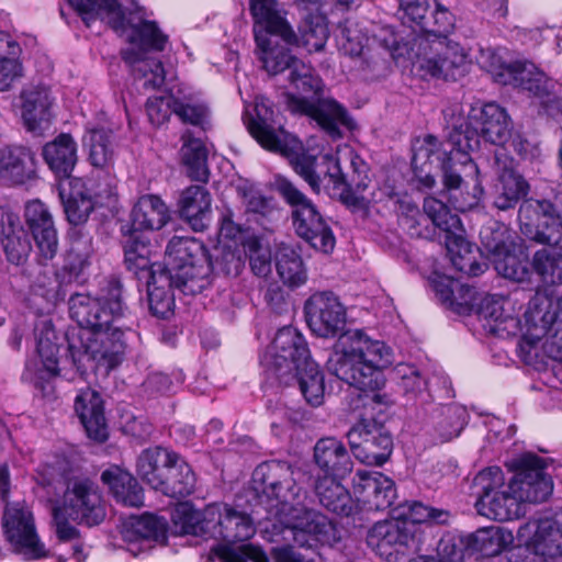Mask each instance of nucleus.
I'll return each mask as SVG.
<instances>
[{"mask_svg":"<svg viewBox=\"0 0 562 562\" xmlns=\"http://www.w3.org/2000/svg\"><path fill=\"white\" fill-rule=\"evenodd\" d=\"M514 473L506 491H498L484 501H475L477 513L493 520L508 521L520 517L525 503L546 502L553 491L543 458L522 453L507 464Z\"/></svg>","mask_w":562,"mask_h":562,"instance_id":"3","label":"nucleus"},{"mask_svg":"<svg viewBox=\"0 0 562 562\" xmlns=\"http://www.w3.org/2000/svg\"><path fill=\"white\" fill-rule=\"evenodd\" d=\"M294 36L295 41L284 43L290 46H302L310 53L322 50L329 36L326 18L321 14H306L299 25V32H294Z\"/></svg>","mask_w":562,"mask_h":562,"instance_id":"54","label":"nucleus"},{"mask_svg":"<svg viewBox=\"0 0 562 562\" xmlns=\"http://www.w3.org/2000/svg\"><path fill=\"white\" fill-rule=\"evenodd\" d=\"M249 13L255 35L277 36L283 42L295 41L294 30L286 19L288 12L279 0H249Z\"/></svg>","mask_w":562,"mask_h":562,"instance_id":"30","label":"nucleus"},{"mask_svg":"<svg viewBox=\"0 0 562 562\" xmlns=\"http://www.w3.org/2000/svg\"><path fill=\"white\" fill-rule=\"evenodd\" d=\"M493 265L499 276L518 283L530 281L533 273L528 254L522 249L516 251L508 247L502 255L494 258Z\"/></svg>","mask_w":562,"mask_h":562,"instance_id":"56","label":"nucleus"},{"mask_svg":"<svg viewBox=\"0 0 562 562\" xmlns=\"http://www.w3.org/2000/svg\"><path fill=\"white\" fill-rule=\"evenodd\" d=\"M64 508L68 518L80 525L93 527L105 518V506L99 485L85 475L66 479Z\"/></svg>","mask_w":562,"mask_h":562,"instance_id":"16","label":"nucleus"},{"mask_svg":"<svg viewBox=\"0 0 562 562\" xmlns=\"http://www.w3.org/2000/svg\"><path fill=\"white\" fill-rule=\"evenodd\" d=\"M291 221L295 234L312 248L326 255L334 251L336 246L334 232L313 201L300 209H294L291 212Z\"/></svg>","mask_w":562,"mask_h":562,"instance_id":"27","label":"nucleus"},{"mask_svg":"<svg viewBox=\"0 0 562 562\" xmlns=\"http://www.w3.org/2000/svg\"><path fill=\"white\" fill-rule=\"evenodd\" d=\"M255 41L260 49L259 59L262 68L269 76H277L285 70L292 72L294 68L301 66L302 60L292 53L290 47L279 44L272 46L268 36L258 33Z\"/></svg>","mask_w":562,"mask_h":562,"instance_id":"48","label":"nucleus"},{"mask_svg":"<svg viewBox=\"0 0 562 562\" xmlns=\"http://www.w3.org/2000/svg\"><path fill=\"white\" fill-rule=\"evenodd\" d=\"M274 261L277 272L284 284L296 288L306 281L302 257L292 247H279L276 251Z\"/></svg>","mask_w":562,"mask_h":562,"instance_id":"57","label":"nucleus"},{"mask_svg":"<svg viewBox=\"0 0 562 562\" xmlns=\"http://www.w3.org/2000/svg\"><path fill=\"white\" fill-rule=\"evenodd\" d=\"M77 148V143L69 133H60L43 146V159L59 181V187L65 184L68 188V181L76 178L71 173L78 161Z\"/></svg>","mask_w":562,"mask_h":562,"instance_id":"34","label":"nucleus"},{"mask_svg":"<svg viewBox=\"0 0 562 562\" xmlns=\"http://www.w3.org/2000/svg\"><path fill=\"white\" fill-rule=\"evenodd\" d=\"M522 60L506 61L498 49L487 50L485 69L494 81L507 86L515 81V76L522 70Z\"/></svg>","mask_w":562,"mask_h":562,"instance_id":"62","label":"nucleus"},{"mask_svg":"<svg viewBox=\"0 0 562 562\" xmlns=\"http://www.w3.org/2000/svg\"><path fill=\"white\" fill-rule=\"evenodd\" d=\"M262 363L266 371L280 383H286V376L293 375L304 400L312 407H318L324 403V373L312 359L307 341L297 328H279L263 356Z\"/></svg>","mask_w":562,"mask_h":562,"instance_id":"4","label":"nucleus"},{"mask_svg":"<svg viewBox=\"0 0 562 562\" xmlns=\"http://www.w3.org/2000/svg\"><path fill=\"white\" fill-rule=\"evenodd\" d=\"M88 187L82 178L60 186V199L66 218L70 224H85L95 206H114L117 202V179L108 170H100Z\"/></svg>","mask_w":562,"mask_h":562,"instance_id":"11","label":"nucleus"},{"mask_svg":"<svg viewBox=\"0 0 562 562\" xmlns=\"http://www.w3.org/2000/svg\"><path fill=\"white\" fill-rule=\"evenodd\" d=\"M313 459L324 476L345 479L353 469L346 445L335 437H324L314 446Z\"/></svg>","mask_w":562,"mask_h":562,"instance_id":"37","label":"nucleus"},{"mask_svg":"<svg viewBox=\"0 0 562 562\" xmlns=\"http://www.w3.org/2000/svg\"><path fill=\"white\" fill-rule=\"evenodd\" d=\"M0 245L7 260L14 266L24 265L32 250L19 215L7 206H0Z\"/></svg>","mask_w":562,"mask_h":562,"instance_id":"33","label":"nucleus"},{"mask_svg":"<svg viewBox=\"0 0 562 562\" xmlns=\"http://www.w3.org/2000/svg\"><path fill=\"white\" fill-rule=\"evenodd\" d=\"M126 349L125 331L119 323L86 337L80 336L79 347L68 344L72 367L81 378H86L89 372L110 373L124 361Z\"/></svg>","mask_w":562,"mask_h":562,"instance_id":"8","label":"nucleus"},{"mask_svg":"<svg viewBox=\"0 0 562 562\" xmlns=\"http://www.w3.org/2000/svg\"><path fill=\"white\" fill-rule=\"evenodd\" d=\"M74 409L91 441L104 443L109 439L104 400L98 391L89 386L80 389L74 400Z\"/></svg>","mask_w":562,"mask_h":562,"instance_id":"29","label":"nucleus"},{"mask_svg":"<svg viewBox=\"0 0 562 562\" xmlns=\"http://www.w3.org/2000/svg\"><path fill=\"white\" fill-rule=\"evenodd\" d=\"M195 481L191 465L179 454L176 464L161 479V483L154 486V490L168 497L181 499L193 493Z\"/></svg>","mask_w":562,"mask_h":562,"instance_id":"51","label":"nucleus"},{"mask_svg":"<svg viewBox=\"0 0 562 562\" xmlns=\"http://www.w3.org/2000/svg\"><path fill=\"white\" fill-rule=\"evenodd\" d=\"M21 53L20 44L12 35L0 31V91L10 90L13 82L22 77Z\"/></svg>","mask_w":562,"mask_h":562,"instance_id":"53","label":"nucleus"},{"mask_svg":"<svg viewBox=\"0 0 562 562\" xmlns=\"http://www.w3.org/2000/svg\"><path fill=\"white\" fill-rule=\"evenodd\" d=\"M341 480L318 476L314 483V492L325 509L341 517H350L356 514L355 498Z\"/></svg>","mask_w":562,"mask_h":562,"instance_id":"40","label":"nucleus"},{"mask_svg":"<svg viewBox=\"0 0 562 562\" xmlns=\"http://www.w3.org/2000/svg\"><path fill=\"white\" fill-rule=\"evenodd\" d=\"M451 32L415 35L411 40L394 30L393 25H383L374 35L375 41L389 52L394 61L401 58L419 64V68L436 78H456L467 63V54L458 43L449 41Z\"/></svg>","mask_w":562,"mask_h":562,"instance_id":"5","label":"nucleus"},{"mask_svg":"<svg viewBox=\"0 0 562 562\" xmlns=\"http://www.w3.org/2000/svg\"><path fill=\"white\" fill-rule=\"evenodd\" d=\"M430 201L446 204L437 198L428 196L424 200V212H422L418 205L414 202H401V214L398 217L400 226L412 238L430 239L435 233V227L438 228V221H435V216H432L427 206Z\"/></svg>","mask_w":562,"mask_h":562,"instance_id":"44","label":"nucleus"},{"mask_svg":"<svg viewBox=\"0 0 562 562\" xmlns=\"http://www.w3.org/2000/svg\"><path fill=\"white\" fill-rule=\"evenodd\" d=\"M531 267L540 280L550 285L562 284V249L542 248L533 254Z\"/></svg>","mask_w":562,"mask_h":562,"instance_id":"59","label":"nucleus"},{"mask_svg":"<svg viewBox=\"0 0 562 562\" xmlns=\"http://www.w3.org/2000/svg\"><path fill=\"white\" fill-rule=\"evenodd\" d=\"M505 485V476L497 465L487 467L481 470L473 479L472 493L476 501H484Z\"/></svg>","mask_w":562,"mask_h":562,"instance_id":"64","label":"nucleus"},{"mask_svg":"<svg viewBox=\"0 0 562 562\" xmlns=\"http://www.w3.org/2000/svg\"><path fill=\"white\" fill-rule=\"evenodd\" d=\"M428 210L435 216L438 228L443 233L445 245L452 266L469 277L484 273L486 265L479 261V248L464 237V228L458 214L451 212L447 204L430 201Z\"/></svg>","mask_w":562,"mask_h":562,"instance_id":"12","label":"nucleus"},{"mask_svg":"<svg viewBox=\"0 0 562 562\" xmlns=\"http://www.w3.org/2000/svg\"><path fill=\"white\" fill-rule=\"evenodd\" d=\"M2 528L12 551L22 555L25 561H36L49 555L36 531L31 512L21 507L7 509L2 518Z\"/></svg>","mask_w":562,"mask_h":562,"instance_id":"22","label":"nucleus"},{"mask_svg":"<svg viewBox=\"0 0 562 562\" xmlns=\"http://www.w3.org/2000/svg\"><path fill=\"white\" fill-rule=\"evenodd\" d=\"M512 132V120L507 111L496 102L471 106L468 119L449 133L452 144L462 151L461 159L480 149L481 140L494 147H505Z\"/></svg>","mask_w":562,"mask_h":562,"instance_id":"7","label":"nucleus"},{"mask_svg":"<svg viewBox=\"0 0 562 562\" xmlns=\"http://www.w3.org/2000/svg\"><path fill=\"white\" fill-rule=\"evenodd\" d=\"M430 285L441 304L458 314H469L473 304L465 299L471 296L472 289L460 284L457 279L443 273L434 272Z\"/></svg>","mask_w":562,"mask_h":562,"instance_id":"46","label":"nucleus"},{"mask_svg":"<svg viewBox=\"0 0 562 562\" xmlns=\"http://www.w3.org/2000/svg\"><path fill=\"white\" fill-rule=\"evenodd\" d=\"M461 154L450 136L446 142H440L429 134L423 140H417L413 145L411 162L417 188L432 189L436 178L440 176L446 190L460 189L463 182L460 169L473 162L471 154L467 160L461 159Z\"/></svg>","mask_w":562,"mask_h":562,"instance_id":"6","label":"nucleus"},{"mask_svg":"<svg viewBox=\"0 0 562 562\" xmlns=\"http://www.w3.org/2000/svg\"><path fill=\"white\" fill-rule=\"evenodd\" d=\"M289 144L292 146L293 154L284 157L290 159L293 170L308 183L312 191L319 193L323 180L328 179L325 177L326 167L323 165V156L318 160L314 155L300 151L301 143L294 136L289 138Z\"/></svg>","mask_w":562,"mask_h":562,"instance_id":"50","label":"nucleus"},{"mask_svg":"<svg viewBox=\"0 0 562 562\" xmlns=\"http://www.w3.org/2000/svg\"><path fill=\"white\" fill-rule=\"evenodd\" d=\"M288 105L293 113L311 117L334 139L342 136L339 124L350 131L356 128V123L347 109L334 99L313 102L306 98H297L294 93H289Z\"/></svg>","mask_w":562,"mask_h":562,"instance_id":"23","label":"nucleus"},{"mask_svg":"<svg viewBox=\"0 0 562 562\" xmlns=\"http://www.w3.org/2000/svg\"><path fill=\"white\" fill-rule=\"evenodd\" d=\"M24 220L37 249L36 260L40 265L46 266L59 250L53 216L42 201L32 200L25 204Z\"/></svg>","mask_w":562,"mask_h":562,"instance_id":"25","label":"nucleus"},{"mask_svg":"<svg viewBox=\"0 0 562 562\" xmlns=\"http://www.w3.org/2000/svg\"><path fill=\"white\" fill-rule=\"evenodd\" d=\"M36 178L34 153L25 146L0 148V180L8 186H22Z\"/></svg>","mask_w":562,"mask_h":562,"instance_id":"36","label":"nucleus"},{"mask_svg":"<svg viewBox=\"0 0 562 562\" xmlns=\"http://www.w3.org/2000/svg\"><path fill=\"white\" fill-rule=\"evenodd\" d=\"M521 72L515 76V81L509 85L528 92L529 97L538 102L548 95L553 89L551 79L532 63L522 61Z\"/></svg>","mask_w":562,"mask_h":562,"instance_id":"60","label":"nucleus"},{"mask_svg":"<svg viewBox=\"0 0 562 562\" xmlns=\"http://www.w3.org/2000/svg\"><path fill=\"white\" fill-rule=\"evenodd\" d=\"M250 136L270 153L290 156L293 154L289 144L290 135L283 126V117L279 109L269 99H262L255 105V116L246 122Z\"/></svg>","mask_w":562,"mask_h":562,"instance_id":"20","label":"nucleus"},{"mask_svg":"<svg viewBox=\"0 0 562 562\" xmlns=\"http://www.w3.org/2000/svg\"><path fill=\"white\" fill-rule=\"evenodd\" d=\"M392 362L393 351L385 342L373 340L363 330L355 329L340 335L326 366L339 380L363 392L371 403L389 406V396L379 391L385 384L383 370Z\"/></svg>","mask_w":562,"mask_h":562,"instance_id":"1","label":"nucleus"},{"mask_svg":"<svg viewBox=\"0 0 562 562\" xmlns=\"http://www.w3.org/2000/svg\"><path fill=\"white\" fill-rule=\"evenodd\" d=\"M88 146V159L95 169H113L114 148L111 139V131L103 127L91 130Z\"/></svg>","mask_w":562,"mask_h":562,"instance_id":"61","label":"nucleus"},{"mask_svg":"<svg viewBox=\"0 0 562 562\" xmlns=\"http://www.w3.org/2000/svg\"><path fill=\"white\" fill-rule=\"evenodd\" d=\"M123 245L124 263L132 272L139 285H146L156 280L162 272L169 271V254L166 250V262H151L148 252L149 240L145 237H125Z\"/></svg>","mask_w":562,"mask_h":562,"instance_id":"32","label":"nucleus"},{"mask_svg":"<svg viewBox=\"0 0 562 562\" xmlns=\"http://www.w3.org/2000/svg\"><path fill=\"white\" fill-rule=\"evenodd\" d=\"M130 29L127 43L136 48L149 53H161L169 43V36L155 20L140 19L134 23L126 20V30Z\"/></svg>","mask_w":562,"mask_h":562,"instance_id":"49","label":"nucleus"},{"mask_svg":"<svg viewBox=\"0 0 562 562\" xmlns=\"http://www.w3.org/2000/svg\"><path fill=\"white\" fill-rule=\"evenodd\" d=\"M221 540L227 543L243 542L255 535L250 515L224 504Z\"/></svg>","mask_w":562,"mask_h":562,"instance_id":"58","label":"nucleus"},{"mask_svg":"<svg viewBox=\"0 0 562 562\" xmlns=\"http://www.w3.org/2000/svg\"><path fill=\"white\" fill-rule=\"evenodd\" d=\"M250 491L257 504L267 508L295 506L308 498L306 490L297 485L288 461L267 460L251 474Z\"/></svg>","mask_w":562,"mask_h":562,"instance_id":"10","label":"nucleus"},{"mask_svg":"<svg viewBox=\"0 0 562 562\" xmlns=\"http://www.w3.org/2000/svg\"><path fill=\"white\" fill-rule=\"evenodd\" d=\"M123 284L117 278H111L102 295L75 293L69 299V316L82 329L86 337L97 330L119 323L125 316L127 306L123 297Z\"/></svg>","mask_w":562,"mask_h":562,"instance_id":"9","label":"nucleus"},{"mask_svg":"<svg viewBox=\"0 0 562 562\" xmlns=\"http://www.w3.org/2000/svg\"><path fill=\"white\" fill-rule=\"evenodd\" d=\"M323 165L326 167L325 177H328V183L334 190L340 189L338 200L351 212H357L367 207L364 192L370 183L369 167L358 156H352L350 175L344 173L339 159L331 155H323Z\"/></svg>","mask_w":562,"mask_h":562,"instance_id":"18","label":"nucleus"},{"mask_svg":"<svg viewBox=\"0 0 562 562\" xmlns=\"http://www.w3.org/2000/svg\"><path fill=\"white\" fill-rule=\"evenodd\" d=\"M22 119L27 131L45 128L52 119V101L47 91L34 89L22 93Z\"/></svg>","mask_w":562,"mask_h":562,"instance_id":"52","label":"nucleus"},{"mask_svg":"<svg viewBox=\"0 0 562 562\" xmlns=\"http://www.w3.org/2000/svg\"><path fill=\"white\" fill-rule=\"evenodd\" d=\"M168 531L169 525L166 518L149 512L131 515L123 521L121 528L122 538L126 542L147 540L166 544L168 542Z\"/></svg>","mask_w":562,"mask_h":562,"instance_id":"39","label":"nucleus"},{"mask_svg":"<svg viewBox=\"0 0 562 562\" xmlns=\"http://www.w3.org/2000/svg\"><path fill=\"white\" fill-rule=\"evenodd\" d=\"M212 195L209 190L199 184H192L181 191L177 202L179 218L186 222L192 231L207 229L212 217Z\"/></svg>","mask_w":562,"mask_h":562,"instance_id":"35","label":"nucleus"},{"mask_svg":"<svg viewBox=\"0 0 562 562\" xmlns=\"http://www.w3.org/2000/svg\"><path fill=\"white\" fill-rule=\"evenodd\" d=\"M558 529L551 518L529 519L517 530L518 546L536 555L551 554L552 543Z\"/></svg>","mask_w":562,"mask_h":562,"instance_id":"43","label":"nucleus"},{"mask_svg":"<svg viewBox=\"0 0 562 562\" xmlns=\"http://www.w3.org/2000/svg\"><path fill=\"white\" fill-rule=\"evenodd\" d=\"M101 482L108 486L114 501L126 507L144 505V488L137 479L119 465H110L101 473Z\"/></svg>","mask_w":562,"mask_h":562,"instance_id":"38","label":"nucleus"},{"mask_svg":"<svg viewBox=\"0 0 562 562\" xmlns=\"http://www.w3.org/2000/svg\"><path fill=\"white\" fill-rule=\"evenodd\" d=\"M303 312L306 325L315 336L339 339L340 335L347 334V308L333 291L314 292L305 301Z\"/></svg>","mask_w":562,"mask_h":562,"instance_id":"17","label":"nucleus"},{"mask_svg":"<svg viewBox=\"0 0 562 562\" xmlns=\"http://www.w3.org/2000/svg\"><path fill=\"white\" fill-rule=\"evenodd\" d=\"M367 543L378 555L390 561L415 547V530L406 520L378 521L368 531Z\"/></svg>","mask_w":562,"mask_h":562,"instance_id":"26","label":"nucleus"},{"mask_svg":"<svg viewBox=\"0 0 562 562\" xmlns=\"http://www.w3.org/2000/svg\"><path fill=\"white\" fill-rule=\"evenodd\" d=\"M356 514L383 512L393 506L396 498L394 481L378 471H358L353 477Z\"/></svg>","mask_w":562,"mask_h":562,"instance_id":"24","label":"nucleus"},{"mask_svg":"<svg viewBox=\"0 0 562 562\" xmlns=\"http://www.w3.org/2000/svg\"><path fill=\"white\" fill-rule=\"evenodd\" d=\"M170 221V211L164 200L156 194L139 196L130 213V221L121 226L123 237H144L164 228Z\"/></svg>","mask_w":562,"mask_h":562,"instance_id":"28","label":"nucleus"},{"mask_svg":"<svg viewBox=\"0 0 562 562\" xmlns=\"http://www.w3.org/2000/svg\"><path fill=\"white\" fill-rule=\"evenodd\" d=\"M492 166L497 175L493 205L498 211L514 210L522 200L528 199L530 184L517 170V164L506 147H499L494 151Z\"/></svg>","mask_w":562,"mask_h":562,"instance_id":"21","label":"nucleus"},{"mask_svg":"<svg viewBox=\"0 0 562 562\" xmlns=\"http://www.w3.org/2000/svg\"><path fill=\"white\" fill-rule=\"evenodd\" d=\"M310 497L300 505L290 506L292 521L289 526L292 539L299 548L317 550L337 540L336 524L325 514L311 508Z\"/></svg>","mask_w":562,"mask_h":562,"instance_id":"19","label":"nucleus"},{"mask_svg":"<svg viewBox=\"0 0 562 562\" xmlns=\"http://www.w3.org/2000/svg\"><path fill=\"white\" fill-rule=\"evenodd\" d=\"M547 310L541 315L542 334H551L546 342V351L550 358L562 362V295L544 297Z\"/></svg>","mask_w":562,"mask_h":562,"instance_id":"55","label":"nucleus"},{"mask_svg":"<svg viewBox=\"0 0 562 562\" xmlns=\"http://www.w3.org/2000/svg\"><path fill=\"white\" fill-rule=\"evenodd\" d=\"M517 220L521 234L531 241L555 246L562 239V218L555 204L550 200H522Z\"/></svg>","mask_w":562,"mask_h":562,"instance_id":"15","label":"nucleus"},{"mask_svg":"<svg viewBox=\"0 0 562 562\" xmlns=\"http://www.w3.org/2000/svg\"><path fill=\"white\" fill-rule=\"evenodd\" d=\"M179 453L161 447L154 446L144 449L136 461L138 476L151 488L161 483V479L169 469L176 464Z\"/></svg>","mask_w":562,"mask_h":562,"instance_id":"42","label":"nucleus"},{"mask_svg":"<svg viewBox=\"0 0 562 562\" xmlns=\"http://www.w3.org/2000/svg\"><path fill=\"white\" fill-rule=\"evenodd\" d=\"M169 271L146 284L148 308L153 316L168 319L175 313V294L195 295L207 289L209 266L203 265L202 247L192 240L168 243Z\"/></svg>","mask_w":562,"mask_h":562,"instance_id":"2","label":"nucleus"},{"mask_svg":"<svg viewBox=\"0 0 562 562\" xmlns=\"http://www.w3.org/2000/svg\"><path fill=\"white\" fill-rule=\"evenodd\" d=\"M352 456L368 465H383L393 451V437L375 417L361 418L347 432Z\"/></svg>","mask_w":562,"mask_h":562,"instance_id":"14","label":"nucleus"},{"mask_svg":"<svg viewBox=\"0 0 562 562\" xmlns=\"http://www.w3.org/2000/svg\"><path fill=\"white\" fill-rule=\"evenodd\" d=\"M402 12V30L398 32L404 41L415 35H427L430 32L442 34L452 32L456 19L452 12L438 0H398Z\"/></svg>","mask_w":562,"mask_h":562,"instance_id":"13","label":"nucleus"},{"mask_svg":"<svg viewBox=\"0 0 562 562\" xmlns=\"http://www.w3.org/2000/svg\"><path fill=\"white\" fill-rule=\"evenodd\" d=\"M509 301L501 295H486L479 304L477 315L491 334L507 339L521 331L520 317L507 310Z\"/></svg>","mask_w":562,"mask_h":562,"instance_id":"31","label":"nucleus"},{"mask_svg":"<svg viewBox=\"0 0 562 562\" xmlns=\"http://www.w3.org/2000/svg\"><path fill=\"white\" fill-rule=\"evenodd\" d=\"M181 140L180 156L187 176L193 181L206 183L210 170L207 167L209 150L204 142L195 137L191 131H186Z\"/></svg>","mask_w":562,"mask_h":562,"instance_id":"47","label":"nucleus"},{"mask_svg":"<svg viewBox=\"0 0 562 562\" xmlns=\"http://www.w3.org/2000/svg\"><path fill=\"white\" fill-rule=\"evenodd\" d=\"M171 240H192L201 245L203 258L205 262L203 265L209 266V273L205 277L207 280V288L212 284L214 274H223L225 277H237L241 273L245 267V259L240 254V249H232L231 246H225L217 249L220 252L213 259V256L209 252V249L203 241L194 237H181L173 236Z\"/></svg>","mask_w":562,"mask_h":562,"instance_id":"45","label":"nucleus"},{"mask_svg":"<svg viewBox=\"0 0 562 562\" xmlns=\"http://www.w3.org/2000/svg\"><path fill=\"white\" fill-rule=\"evenodd\" d=\"M87 27L97 21L99 12L109 15L108 24L116 33L126 31V14L119 0H66Z\"/></svg>","mask_w":562,"mask_h":562,"instance_id":"41","label":"nucleus"},{"mask_svg":"<svg viewBox=\"0 0 562 562\" xmlns=\"http://www.w3.org/2000/svg\"><path fill=\"white\" fill-rule=\"evenodd\" d=\"M392 374L403 394L411 398L416 397L427 386V380L414 364L398 363Z\"/></svg>","mask_w":562,"mask_h":562,"instance_id":"63","label":"nucleus"}]
</instances>
